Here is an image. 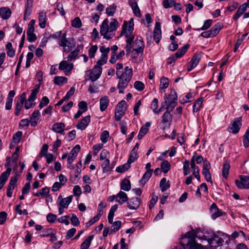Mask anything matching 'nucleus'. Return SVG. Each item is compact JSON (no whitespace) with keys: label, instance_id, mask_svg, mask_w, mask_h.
I'll use <instances>...</instances> for the list:
<instances>
[{"label":"nucleus","instance_id":"f257e3e1","mask_svg":"<svg viewBox=\"0 0 249 249\" xmlns=\"http://www.w3.org/2000/svg\"><path fill=\"white\" fill-rule=\"evenodd\" d=\"M198 232L194 230L189 231L184 235L180 239V244L182 249L189 248L190 249H207L196 241V237L199 238Z\"/></svg>","mask_w":249,"mask_h":249},{"label":"nucleus","instance_id":"f03ea898","mask_svg":"<svg viewBox=\"0 0 249 249\" xmlns=\"http://www.w3.org/2000/svg\"><path fill=\"white\" fill-rule=\"evenodd\" d=\"M119 26V23L117 20L115 18H112L108 25V19L106 18L103 21L100 27V34L106 39H110L114 36V31H115Z\"/></svg>","mask_w":249,"mask_h":249},{"label":"nucleus","instance_id":"7ed1b4c3","mask_svg":"<svg viewBox=\"0 0 249 249\" xmlns=\"http://www.w3.org/2000/svg\"><path fill=\"white\" fill-rule=\"evenodd\" d=\"M116 75L119 79L117 85V88L119 90V92L123 93L124 89L126 88L132 78V70L127 66L125 67L124 71L121 74L120 71H116Z\"/></svg>","mask_w":249,"mask_h":249},{"label":"nucleus","instance_id":"20e7f679","mask_svg":"<svg viewBox=\"0 0 249 249\" xmlns=\"http://www.w3.org/2000/svg\"><path fill=\"white\" fill-rule=\"evenodd\" d=\"M58 44L63 48L64 52L69 53L75 47V41L73 38H66V33H64L59 40Z\"/></svg>","mask_w":249,"mask_h":249},{"label":"nucleus","instance_id":"39448f33","mask_svg":"<svg viewBox=\"0 0 249 249\" xmlns=\"http://www.w3.org/2000/svg\"><path fill=\"white\" fill-rule=\"evenodd\" d=\"M134 20L131 18L128 22L124 21L122 26V32L121 35L124 36L125 37H135V36L133 34L134 30Z\"/></svg>","mask_w":249,"mask_h":249},{"label":"nucleus","instance_id":"423d86ee","mask_svg":"<svg viewBox=\"0 0 249 249\" xmlns=\"http://www.w3.org/2000/svg\"><path fill=\"white\" fill-rule=\"evenodd\" d=\"M36 20L32 19L28 25V29L27 31V40L30 42H35L37 39V36L34 33L35 24Z\"/></svg>","mask_w":249,"mask_h":249},{"label":"nucleus","instance_id":"0eeeda50","mask_svg":"<svg viewBox=\"0 0 249 249\" xmlns=\"http://www.w3.org/2000/svg\"><path fill=\"white\" fill-rule=\"evenodd\" d=\"M241 122V117L234 118L228 128V131L232 132L234 134L238 133L242 125Z\"/></svg>","mask_w":249,"mask_h":249},{"label":"nucleus","instance_id":"6e6552de","mask_svg":"<svg viewBox=\"0 0 249 249\" xmlns=\"http://www.w3.org/2000/svg\"><path fill=\"white\" fill-rule=\"evenodd\" d=\"M144 48V43L142 38L140 37H137L133 44V51L137 54L142 53Z\"/></svg>","mask_w":249,"mask_h":249},{"label":"nucleus","instance_id":"1a4fd4ad","mask_svg":"<svg viewBox=\"0 0 249 249\" xmlns=\"http://www.w3.org/2000/svg\"><path fill=\"white\" fill-rule=\"evenodd\" d=\"M73 68V64L69 63L68 60H62L59 64V69L63 71L65 75H68Z\"/></svg>","mask_w":249,"mask_h":249},{"label":"nucleus","instance_id":"9d476101","mask_svg":"<svg viewBox=\"0 0 249 249\" xmlns=\"http://www.w3.org/2000/svg\"><path fill=\"white\" fill-rule=\"evenodd\" d=\"M240 179L235 181L237 187L239 189H249V177L241 176Z\"/></svg>","mask_w":249,"mask_h":249},{"label":"nucleus","instance_id":"9b49d317","mask_svg":"<svg viewBox=\"0 0 249 249\" xmlns=\"http://www.w3.org/2000/svg\"><path fill=\"white\" fill-rule=\"evenodd\" d=\"M211 168L210 163L207 160L203 161L202 174L204 176L206 180L208 182H212L211 175L210 172Z\"/></svg>","mask_w":249,"mask_h":249},{"label":"nucleus","instance_id":"f8f14e48","mask_svg":"<svg viewBox=\"0 0 249 249\" xmlns=\"http://www.w3.org/2000/svg\"><path fill=\"white\" fill-rule=\"evenodd\" d=\"M102 71V68L98 65H95L90 72L89 79L95 81L100 77Z\"/></svg>","mask_w":249,"mask_h":249},{"label":"nucleus","instance_id":"ddd939ff","mask_svg":"<svg viewBox=\"0 0 249 249\" xmlns=\"http://www.w3.org/2000/svg\"><path fill=\"white\" fill-rule=\"evenodd\" d=\"M141 203V200L138 197H132L127 202V207L130 210L138 209Z\"/></svg>","mask_w":249,"mask_h":249},{"label":"nucleus","instance_id":"4468645a","mask_svg":"<svg viewBox=\"0 0 249 249\" xmlns=\"http://www.w3.org/2000/svg\"><path fill=\"white\" fill-rule=\"evenodd\" d=\"M200 60V55L198 54H195L187 66V71H190L192 69L196 67Z\"/></svg>","mask_w":249,"mask_h":249},{"label":"nucleus","instance_id":"2eb2a0df","mask_svg":"<svg viewBox=\"0 0 249 249\" xmlns=\"http://www.w3.org/2000/svg\"><path fill=\"white\" fill-rule=\"evenodd\" d=\"M17 178L16 177H12L9 181L7 190V196L11 197L12 196L13 191L16 186Z\"/></svg>","mask_w":249,"mask_h":249},{"label":"nucleus","instance_id":"dca6fc26","mask_svg":"<svg viewBox=\"0 0 249 249\" xmlns=\"http://www.w3.org/2000/svg\"><path fill=\"white\" fill-rule=\"evenodd\" d=\"M224 240L222 238L214 235L211 239H209L208 242L212 247H217L222 246Z\"/></svg>","mask_w":249,"mask_h":249},{"label":"nucleus","instance_id":"f3484780","mask_svg":"<svg viewBox=\"0 0 249 249\" xmlns=\"http://www.w3.org/2000/svg\"><path fill=\"white\" fill-rule=\"evenodd\" d=\"M80 150L79 145H76L71 150L70 156L68 157L67 161L69 164H71L74 159L76 157L78 152Z\"/></svg>","mask_w":249,"mask_h":249},{"label":"nucleus","instance_id":"a211bd4d","mask_svg":"<svg viewBox=\"0 0 249 249\" xmlns=\"http://www.w3.org/2000/svg\"><path fill=\"white\" fill-rule=\"evenodd\" d=\"M90 122V116L88 115L82 119V120L76 125L77 129L83 130L88 125Z\"/></svg>","mask_w":249,"mask_h":249},{"label":"nucleus","instance_id":"6ab92c4d","mask_svg":"<svg viewBox=\"0 0 249 249\" xmlns=\"http://www.w3.org/2000/svg\"><path fill=\"white\" fill-rule=\"evenodd\" d=\"M210 211L212 213V218L213 220L222 215L223 214V212L219 210L215 203H213L211 206Z\"/></svg>","mask_w":249,"mask_h":249},{"label":"nucleus","instance_id":"aec40b11","mask_svg":"<svg viewBox=\"0 0 249 249\" xmlns=\"http://www.w3.org/2000/svg\"><path fill=\"white\" fill-rule=\"evenodd\" d=\"M153 34L154 40L157 43H158L161 38V34L160 24L159 22L156 23Z\"/></svg>","mask_w":249,"mask_h":249},{"label":"nucleus","instance_id":"412c9836","mask_svg":"<svg viewBox=\"0 0 249 249\" xmlns=\"http://www.w3.org/2000/svg\"><path fill=\"white\" fill-rule=\"evenodd\" d=\"M65 126L63 123H56L52 125V130L56 133L64 134Z\"/></svg>","mask_w":249,"mask_h":249},{"label":"nucleus","instance_id":"4be33fe9","mask_svg":"<svg viewBox=\"0 0 249 249\" xmlns=\"http://www.w3.org/2000/svg\"><path fill=\"white\" fill-rule=\"evenodd\" d=\"M39 25L42 29H44L46 27L47 19L46 13L44 11H42L39 13L38 17Z\"/></svg>","mask_w":249,"mask_h":249},{"label":"nucleus","instance_id":"5701e85b","mask_svg":"<svg viewBox=\"0 0 249 249\" xmlns=\"http://www.w3.org/2000/svg\"><path fill=\"white\" fill-rule=\"evenodd\" d=\"M11 10L6 7H2L0 8V16L3 19L9 18L11 15Z\"/></svg>","mask_w":249,"mask_h":249},{"label":"nucleus","instance_id":"b1692460","mask_svg":"<svg viewBox=\"0 0 249 249\" xmlns=\"http://www.w3.org/2000/svg\"><path fill=\"white\" fill-rule=\"evenodd\" d=\"M73 198L72 196H70L64 198H62L61 200L58 202V206L66 209L68 208L69 204L72 201Z\"/></svg>","mask_w":249,"mask_h":249},{"label":"nucleus","instance_id":"393cba45","mask_svg":"<svg viewBox=\"0 0 249 249\" xmlns=\"http://www.w3.org/2000/svg\"><path fill=\"white\" fill-rule=\"evenodd\" d=\"M128 200V197L125 193L124 192L120 191L116 195V201L119 203L120 204H123L126 202Z\"/></svg>","mask_w":249,"mask_h":249},{"label":"nucleus","instance_id":"a878e982","mask_svg":"<svg viewBox=\"0 0 249 249\" xmlns=\"http://www.w3.org/2000/svg\"><path fill=\"white\" fill-rule=\"evenodd\" d=\"M109 99L107 96H105L100 100V109L101 111H105L109 104Z\"/></svg>","mask_w":249,"mask_h":249},{"label":"nucleus","instance_id":"bb28decb","mask_svg":"<svg viewBox=\"0 0 249 249\" xmlns=\"http://www.w3.org/2000/svg\"><path fill=\"white\" fill-rule=\"evenodd\" d=\"M170 111L166 110L162 116L161 123L163 124H170L172 120V116Z\"/></svg>","mask_w":249,"mask_h":249},{"label":"nucleus","instance_id":"cd10ccee","mask_svg":"<svg viewBox=\"0 0 249 249\" xmlns=\"http://www.w3.org/2000/svg\"><path fill=\"white\" fill-rule=\"evenodd\" d=\"M191 167L193 170V174L195 177L199 181H200V175L198 167L196 166L194 163V159L191 158Z\"/></svg>","mask_w":249,"mask_h":249},{"label":"nucleus","instance_id":"c85d7f7f","mask_svg":"<svg viewBox=\"0 0 249 249\" xmlns=\"http://www.w3.org/2000/svg\"><path fill=\"white\" fill-rule=\"evenodd\" d=\"M40 115V112L38 110H35L32 115V117L30 118L31 120V124L32 126H35L37 124V121L39 119V117Z\"/></svg>","mask_w":249,"mask_h":249},{"label":"nucleus","instance_id":"c756f323","mask_svg":"<svg viewBox=\"0 0 249 249\" xmlns=\"http://www.w3.org/2000/svg\"><path fill=\"white\" fill-rule=\"evenodd\" d=\"M126 45L125 46L126 53V55H128L130 54L131 52V49L133 48V45L132 43L133 41L134 37L132 36L131 37H125Z\"/></svg>","mask_w":249,"mask_h":249},{"label":"nucleus","instance_id":"7c9ffc66","mask_svg":"<svg viewBox=\"0 0 249 249\" xmlns=\"http://www.w3.org/2000/svg\"><path fill=\"white\" fill-rule=\"evenodd\" d=\"M153 170H148L143 175L142 178L140 180L139 182L142 185L145 184L151 177Z\"/></svg>","mask_w":249,"mask_h":249},{"label":"nucleus","instance_id":"2f4dec72","mask_svg":"<svg viewBox=\"0 0 249 249\" xmlns=\"http://www.w3.org/2000/svg\"><path fill=\"white\" fill-rule=\"evenodd\" d=\"M40 89V85H36L35 88L32 90L31 95L28 98L29 101H33L36 99L37 94L39 92Z\"/></svg>","mask_w":249,"mask_h":249},{"label":"nucleus","instance_id":"473e14b6","mask_svg":"<svg viewBox=\"0 0 249 249\" xmlns=\"http://www.w3.org/2000/svg\"><path fill=\"white\" fill-rule=\"evenodd\" d=\"M121 189L125 191H128L131 189V184L129 180L124 179L121 183Z\"/></svg>","mask_w":249,"mask_h":249},{"label":"nucleus","instance_id":"72a5a7b5","mask_svg":"<svg viewBox=\"0 0 249 249\" xmlns=\"http://www.w3.org/2000/svg\"><path fill=\"white\" fill-rule=\"evenodd\" d=\"M189 47L190 45L188 44H185L182 47L178 49L175 55L177 58L181 57L185 53Z\"/></svg>","mask_w":249,"mask_h":249},{"label":"nucleus","instance_id":"f704fd0d","mask_svg":"<svg viewBox=\"0 0 249 249\" xmlns=\"http://www.w3.org/2000/svg\"><path fill=\"white\" fill-rule=\"evenodd\" d=\"M117 6L115 4L113 3L108 6L106 10V14L108 16L112 17L116 12Z\"/></svg>","mask_w":249,"mask_h":249},{"label":"nucleus","instance_id":"c9c22d12","mask_svg":"<svg viewBox=\"0 0 249 249\" xmlns=\"http://www.w3.org/2000/svg\"><path fill=\"white\" fill-rule=\"evenodd\" d=\"M67 78L64 76H55L54 78L53 82L55 85L61 86L67 82Z\"/></svg>","mask_w":249,"mask_h":249},{"label":"nucleus","instance_id":"e433bc0d","mask_svg":"<svg viewBox=\"0 0 249 249\" xmlns=\"http://www.w3.org/2000/svg\"><path fill=\"white\" fill-rule=\"evenodd\" d=\"M203 99L202 98H198L194 103L193 105V111L194 113L196 112L199 110L202 106Z\"/></svg>","mask_w":249,"mask_h":249},{"label":"nucleus","instance_id":"4c0bfd02","mask_svg":"<svg viewBox=\"0 0 249 249\" xmlns=\"http://www.w3.org/2000/svg\"><path fill=\"white\" fill-rule=\"evenodd\" d=\"M151 108L155 114H159L161 112V109H158V100L154 98L151 105Z\"/></svg>","mask_w":249,"mask_h":249},{"label":"nucleus","instance_id":"58836bf2","mask_svg":"<svg viewBox=\"0 0 249 249\" xmlns=\"http://www.w3.org/2000/svg\"><path fill=\"white\" fill-rule=\"evenodd\" d=\"M93 238V235L88 236L81 244V249H88L89 247L91 240Z\"/></svg>","mask_w":249,"mask_h":249},{"label":"nucleus","instance_id":"ea45409f","mask_svg":"<svg viewBox=\"0 0 249 249\" xmlns=\"http://www.w3.org/2000/svg\"><path fill=\"white\" fill-rule=\"evenodd\" d=\"M130 5L132 8L135 15L137 17H140L141 16V12L137 2L135 1L130 2Z\"/></svg>","mask_w":249,"mask_h":249},{"label":"nucleus","instance_id":"a19ab883","mask_svg":"<svg viewBox=\"0 0 249 249\" xmlns=\"http://www.w3.org/2000/svg\"><path fill=\"white\" fill-rule=\"evenodd\" d=\"M41 196L49 198L51 200V202L53 201L52 197L49 194L50 193V189L47 187H45L40 190Z\"/></svg>","mask_w":249,"mask_h":249},{"label":"nucleus","instance_id":"79ce46f5","mask_svg":"<svg viewBox=\"0 0 249 249\" xmlns=\"http://www.w3.org/2000/svg\"><path fill=\"white\" fill-rule=\"evenodd\" d=\"M221 28H222L221 24L220 23H217L210 30L211 31V32L212 33V35L214 37L219 32V31Z\"/></svg>","mask_w":249,"mask_h":249},{"label":"nucleus","instance_id":"37998d69","mask_svg":"<svg viewBox=\"0 0 249 249\" xmlns=\"http://www.w3.org/2000/svg\"><path fill=\"white\" fill-rule=\"evenodd\" d=\"M102 167L103 168V172L106 173L111 170V166L110 164V161L109 159H106L102 164Z\"/></svg>","mask_w":249,"mask_h":249},{"label":"nucleus","instance_id":"c03bdc74","mask_svg":"<svg viewBox=\"0 0 249 249\" xmlns=\"http://www.w3.org/2000/svg\"><path fill=\"white\" fill-rule=\"evenodd\" d=\"M6 48L7 49V55L10 57H13L15 54V51L14 50L12 44L11 42H8L6 46Z\"/></svg>","mask_w":249,"mask_h":249},{"label":"nucleus","instance_id":"a18cd8bd","mask_svg":"<svg viewBox=\"0 0 249 249\" xmlns=\"http://www.w3.org/2000/svg\"><path fill=\"white\" fill-rule=\"evenodd\" d=\"M230 168V164L229 163L226 162L223 164L222 168V176L225 178H227L228 176Z\"/></svg>","mask_w":249,"mask_h":249},{"label":"nucleus","instance_id":"49530a36","mask_svg":"<svg viewBox=\"0 0 249 249\" xmlns=\"http://www.w3.org/2000/svg\"><path fill=\"white\" fill-rule=\"evenodd\" d=\"M11 171L10 168H8L6 171L2 173L0 176V181L5 183L7 181Z\"/></svg>","mask_w":249,"mask_h":249},{"label":"nucleus","instance_id":"de8ad7c7","mask_svg":"<svg viewBox=\"0 0 249 249\" xmlns=\"http://www.w3.org/2000/svg\"><path fill=\"white\" fill-rule=\"evenodd\" d=\"M170 164L167 160H164L160 165L161 169L164 173H167L170 169Z\"/></svg>","mask_w":249,"mask_h":249},{"label":"nucleus","instance_id":"09e8293b","mask_svg":"<svg viewBox=\"0 0 249 249\" xmlns=\"http://www.w3.org/2000/svg\"><path fill=\"white\" fill-rule=\"evenodd\" d=\"M130 167V164L127 162L122 166H118L116 168V171L118 173H123L127 170Z\"/></svg>","mask_w":249,"mask_h":249},{"label":"nucleus","instance_id":"8fccbe9b","mask_svg":"<svg viewBox=\"0 0 249 249\" xmlns=\"http://www.w3.org/2000/svg\"><path fill=\"white\" fill-rule=\"evenodd\" d=\"M138 156L137 154V152L131 150L127 162L131 164V163L134 162L138 159Z\"/></svg>","mask_w":249,"mask_h":249},{"label":"nucleus","instance_id":"3c124183","mask_svg":"<svg viewBox=\"0 0 249 249\" xmlns=\"http://www.w3.org/2000/svg\"><path fill=\"white\" fill-rule=\"evenodd\" d=\"M82 22L79 17L74 18L71 21V26L74 28H79L82 26Z\"/></svg>","mask_w":249,"mask_h":249},{"label":"nucleus","instance_id":"603ef678","mask_svg":"<svg viewBox=\"0 0 249 249\" xmlns=\"http://www.w3.org/2000/svg\"><path fill=\"white\" fill-rule=\"evenodd\" d=\"M160 185L162 192L165 191L169 187V184L166 182L165 178H162L161 179Z\"/></svg>","mask_w":249,"mask_h":249},{"label":"nucleus","instance_id":"864d4df0","mask_svg":"<svg viewBox=\"0 0 249 249\" xmlns=\"http://www.w3.org/2000/svg\"><path fill=\"white\" fill-rule=\"evenodd\" d=\"M193 99V96L192 95V93H189L180 100V103L182 104H184L191 102Z\"/></svg>","mask_w":249,"mask_h":249},{"label":"nucleus","instance_id":"5fc2aeb1","mask_svg":"<svg viewBox=\"0 0 249 249\" xmlns=\"http://www.w3.org/2000/svg\"><path fill=\"white\" fill-rule=\"evenodd\" d=\"M168 99V105L167 107H165V108L167 109V111H170V112L172 111L174 107L177 105V101L175 100H172L170 101L169 99Z\"/></svg>","mask_w":249,"mask_h":249},{"label":"nucleus","instance_id":"6e6d98bb","mask_svg":"<svg viewBox=\"0 0 249 249\" xmlns=\"http://www.w3.org/2000/svg\"><path fill=\"white\" fill-rule=\"evenodd\" d=\"M169 85L168 79L165 77H162L160 79V89H166Z\"/></svg>","mask_w":249,"mask_h":249},{"label":"nucleus","instance_id":"4d7b16f0","mask_svg":"<svg viewBox=\"0 0 249 249\" xmlns=\"http://www.w3.org/2000/svg\"><path fill=\"white\" fill-rule=\"evenodd\" d=\"M79 51L77 49H75L72 51L67 57V60L68 61H71L74 60L78 54Z\"/></svg>","mask_w":249,"mask_h":249},{"label":"nucleus","instance_id":"13d9d810","mask_svg":"<svg viewBox=\"0 0 249 249\" xmlns=\"http://www.w3.org/2000/svg\"><path fill=\"white\" fill-rule=\"evenodd\" d=\"M98 47L97 45L92 46L89 50V55L90 58H94L97 52Z\"/></svg>","mask_w":249,"mask_h":249},{"label":"nucleus","instance_id":"bf43d9fd","mask_svg":"<svg viewBox=\"0 0 249 249\" xmlns=\"http://www.w3.org/2000/svg\"><path fill=\"white\" fill-rule=\"evenodd\" d=\"M109 136V132L107 131H104L100 136V140L102 142L104 143H106L107 142Z\"/></svg>","mask_w":249,"mask_h":249},{"label":"nucleus","instance_id":"052dcab7","mask_svg":"<svg viewBox=\"0 0 249 249\" xmlns=\"http://www.w3.org/2000/svg\"><path fill=\"white\" fill-rule=\"evenodd\" d=\"M107 56L101 55V58L98 60L95 65H98V66L101 67L102 65L107 63Z\"/></svg>","mask_w":249,"mask_h":249},{"label":"nucleus","instance_id":"680f3d73","mask_svg":"<svg viewBox=\"0 0 249 249\" xmlns=\"http://www.w3.org/2000/svg\"><path fill=\"white\" fill-rule=\"evenodd\" d=\"M149 129L145 126H142L139 131L138 138L140 140L147 133Z\"/></svg>","mask_w":249,"mask_h":249},{"label":"nucleus","instance_id":"e2e57ef3","mask_svg":"<svg viewBox=\"0 0 249 249\" xmlns=\"http://www.w3.org/2000/svg\"><path fill=\"white\" fill-rule=\"evenodd\" d=\"M124 114V109H116L115 113V119L116 121H119Z\"/></svg>","mask_w":249,"mask_h":249},{"label":"nucleus","instance_id":"0e129e2a","mask_svg":"<svg viewBox=\"0 0 249 249\" xmlns=\"http://www.w3.org/2000/svg\"><path fill=\"white\" fill-rule=\"evenodd\" d=\"M32 7V6H26L25 5V10L24 11V17L23 19L24 20H26L28 18V17L30 16L31 13Z\"/></svg>","mask_w":249,"mask_h":249},{"label":"nucleus","instance_id":"69168bd1","mask_svg":"<svg viewBox=\"0 0 249 249\" xmlns=\"http://www.w3.org/2000/svg\"><path fill=\"white\" fill-rule=\"evenodd\" d=\"M134 87L137 90L142 91L144 88V85L142 82L137 81L134 83Z\"/></svg>","mask_w":249,"mask_h":249},{"label":"nucleus","instance_id":"338daca9","mask_svg":"<svg viewBox=\"0 0 249 249\" xmlns=\"http://www.w3.org/2000/svg\"><path fill=\"white\" fill-rule=\"evenodd\" d=\"M175 4V1L173 0H164L163 1V6L165 8L172 7Z\"/></svg>","mask_w":249,"mask_h":249},{"label":"nucleus","instance_id":"774afa93","mask_svg":"<svg viewBox=\"0 0 249 249\" xmlns=\"http://www.w3.org/2000/svg\"><path fill=\"white\" fill-rule=\"evenodd\" d=\"M212 24V19H207L205 20L202 27L199 29L201 30H206L209 28Z\"/></svg>","mask_w":249,"mask_h":249}]
</instances>
